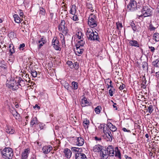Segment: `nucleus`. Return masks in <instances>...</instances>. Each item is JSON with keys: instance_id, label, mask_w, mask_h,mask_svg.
<instances>
[{"instance_id": "1", "label": "nucleus", "mask_w": 159, "mask_h": 159, "mask_svg": "<svg viewBox=\"0 0 159 159\" xmlns=\"http://www.w3.org/2000/svg\"><path fill=\"white\" fill-rule=\"evenodd\" d=\"M3 157L6 159H11L13 156V153L11 148H6L2 151Z\"/></svg>"}, {"instance_id": "2", "label": "nucleus", "mask_w": 159, "mask_h": 159, "mask_svg": "<svg viewBox=\"0 0 159 159\" xmlns=\"http://www.w3.org/2000/svg\"><path fill=\"white\" fill-rule=\"evenodd\" d=\"M142 14L139 15V17L143 16L144 17L149 16L152 14V9L147 6H145L143 7L142 11Z\"/></svg>"}, {"instance_id": "3", "label": "nucleus", "mask_w": 159, "mask_h": 159, "mask_svg": "<svg viewBox=\"0 0 159 159\" xmlns=\"http://www.w3.org/2000/svg\"><path fill=\"white\" fill-rule=\"evenodd\" d=\"M97 22L96 16L93 14H91L88 20V24L92 28L95 27L97 26Z\"/></svg>"}, {"instance_id": "4", "label": "nucleus", "mask_w": 159, "mask_h": 159, "mask_svg": "<svg viewBox=\"0 0 159 159\" xmlns=\"http://www.w3.org/2000/svg\"><path fill=\"white\" fill-rule=\"evenodd\" d=\"M98 33L93 32L92 29H88L86 32V35L88 39L90 40H98Z\"/></svg>"}, {"instance_id": "5", "label": "nucleus", "mask_w": 159, "mask_h": 159, "mask_svg": "<svg viewBox=\"0 0 159 159\" xmlns=\"http://www.w3.org/2000/svg\"><path fill=\"white\" fill-rule=\"evenodd\" d=\"M7 86L13 90H16L19 87L16 80H10L8 81L7 84Z\"/></svg>"}, {"instance_id": "6", "label": "nucleus", "mask_w": 159, "mask_h": 159, "mask_svg": "<svg viewBox=\"0 0 159 159\" xmlns=\"http://www.w3.org/2000/svg\"><path fill=\"white\" fill-rule=\"evenodd\" d=\"M127 7L128 9H129V10L133 11L137 8V3L134 0H131Z\"/></svg>"}, {"instance_id": "7", "label": "nucleus", "mask_w": 159, "mask_h": 159, "mask_svg": "<svg viewBox=\"0 0 159 159\" xmlns=\"http://www.w3.org/2000/svg\"><path fill=\"white\" fill-rule=\"evenodd\" d=\"M106 151L108 153L109 156H113L114 155L113 147L112 145L108 146L106 149Z\"/></svg>"}, {"instance_id": "8", "label": "nucleus", "mask_w": 159, "mask_h": 159, "mask_svg": "<svg viewBox=\"0 0 159 159\" xmlns=\"http://www.w3.org/2000/svg\"><path fill=\"white\" fill-rule=\"evenodd\" d=\"M100 156L101 159H107L109 156L106 150L103 148L100 152Z\"/></svg>"}, {"instance_id": "9", "label": "nucleus", "mask_w": 159, "mask_h": 159, "mask_svg": "<svg viewBox=\"0 0 159 159\" xmlns=\"http://www.w3.org/2000/svg\"><path fill=\"white\" fill-rule=\"evenodd\" d=\"M66 23L64 20H61L60 25L59 26V29L62 31V32H65L67 33L66 30L67 28L66 26H65Z\"/></svg>"}, {"instance_id": "10", "label": "nucleus", "mask_w": 159, "mask_h": 159, "mask_svg": "<svg viewBox=\"0 0 159 159\" xmlns=\"http://www.w3.org/2000/svg\"><path fill=\"white\" fill-rule=\"evenodd\" d=\"M75 159H87L86 155L81 152H76L75 154Z\"/></svg>"}, {"instance_id": "11", "label": "nucleus", "mask_w": 159, "mask_h": 159, "mask_svg": "<svg viewBox=\"0 0 159 159\" xmlns=\"http://www.w3.org/2000/svg\"><path fill=\"white\" fill-rule=\"evenodd\" d=\"M64 153L66 157L67 158H70L71 155L72 153L70 150L68 148H66L64 150Z\"/></svg>"}, {"instance_id": "12", "label": "nucleus", "mask_w": 159, "mask_h": 159, "mask_svg": "<svg viewBox=\"0 0 159 159\" xmlns=\"http://www.w3.org/2000/svg\"><path fill=\"white\" fill-rule=\"evenodd\" d=\"M103 149L102 147L99 144L96 145L93 147V150L95 152H100Z\"/></svg>"}, {"instance_id": "13", "label": "nucleus", "mask_w": 159, "mask_h": 159, "mask_svg": "<svg viewBox=\"0 0 159 159\" xmlns=\"http://www.w3.org/2000/svg\"><path fill=\"white\" fill-rule=\"evenodd\" d=\"M52 147L49 146H44L42 149L43 152L45 154L48 153L52 149Z\"/></svg>"}, {"instance_id": "14", "label": "nucleus", "mask_w": 159, "mask_h": 159, "mask_svg": "<svg viewBox=\"0 0 159 159\" xmlns=\"http://www.w3.org/2000/svg\"><path fill=\"white\" fill-rule=\"evenodd\" d=\"M26 81H25L24 80H23L21 78L19 77L18 78L17 83L18 85V86H20L21 87H24L25 85V84L26 83Z\"/></svg>"}, {"instance_id": "15", "label": "nucleus", "mask_w": 159, "mask_h": 159, "mask_svg": "<svg viewBox=\"0 0 159 159\" xmlns=\"http://www.w3.org/2000/svg\"><path fill=\"white\" fill-rule=\"evenodd\" d=\"M76 49L75 50V51L76 54H81L84 51V49L82 48V47H81L77 46H76Z\"/></svg>"}, {"instance_id": "16", "label": "nucleus", "mask_w": 159, "mask_h": 159, "mask_svg": "<svg viewBox=\"0 0 159 159\" xmlns=\"http://www.w3.org/2000/svg\"><path fill=\"white\" fill-rule=\"evenodd\" d=\"M76 145L79 146H81L84 143V139L81 137H78L77 139Z\"/></svg>"}, {"instance_id": "17", "label": "nucleus", "mask_w": 159, "mask_h": 159, "mask_svg": "<svg viewBox=\"0 0 159 159\" xmlns=\"http://www.w3.org/2000/svg\"><path fill=\"white\" fill-rule=\"evenodd\" d=\"M81 105L82 107H84L89 105V102L85 98H84L81 99Z\"/></svg>"}, {"instance_id": "18", "label": "nucleus", "mask_w": 159, "mask_h": 159, "mask_svg": "<svg viewBox=\"0 0 159 159\" xmlns=\"http://www.w3.org/2000/svg\"><path fill=\"white\" fill-rule=\"evenodd\" d=\"M129 43L131 46L137 47H139V43L136 40H131L129 41Z\"/></svg>"}, {"instance_id": "19", "label": "nucleus", "mask_w": 159, "mask_h": 159, "mask_svg": "<svg viewBox=\"0 0 159 159\" xmlns=\"http://www.w3.org/2000/svg\"><path fill=\"white\" fill-rule=\"evenodd\" d=\"M29 149H25L24 152L22 153V159H26L28 157L29 153Z\"/></svg>"}, {"instance_id": "20", "label": "nucleus", "mask_w": 159, "mask_h": 159, "mask_svg": "<svg viewBox=\"0 0 159 159\" xmlns=\"http://www.w3.org/2000/svg\"><path fill=\"white\" fill-rule=\"evenodd\" d=\"M108 126L110 130L112 131H115L117 129L116 127L113 125L111 123L109 122L108 123Z\"/></svg>"}, {"instance_id": "21", "label": "nucleus", "mask_w": 159, "mask_h": 159, "mask_svg": "<svg viewBox=\"0 0 159 159\" xmlns=\"http://www.w3.org/2000/svg\"><path fill=\"white\" fill-rule=\"evenodd\" d=\"M39 122L36 117L33 118L30 121V125L32 126L34 125L38 124Z\"/></svg>"}, {"instance_id": "22", "label": "nucleus", "mask_w": 159, "mask_h": 159, "mask_svg": "<svg viewBox=\"0 0 159 159\" xmlns=\"http://www.w3.org/2000/svg\"><path fill=\"white\" fill-rule=\"evenodd\" d=\"M13 17L14 19L15 22L17 23H19L21 22V19L18 15L14 14L13 16Z\"/></svg>"}, {"instance_id": "23", "label": "nucleus", "mask_w": 159, "mask_h": 159, "mask_svg": "<svg viewBox=\"0 0 159 159\" xmlns=\"http://www.w3.org/2000/svg\"><path fill=\"white\" fill-rule=\"evenodd\" d=\"M13 116L15 117L16 119L17 120H19L20 118V116L18 112H17L15 110H12L11 112Z\"/></svg>"}, {"instance_id": "24", "label": "nucleus", "mask_w": 159, "mask_h": 159, "mask_svg": "<svg viewBox=\"0 0 159 159\" xmlns=\"http://www.w3.org/2000/svg\"><path fill=\"white\" fill-rule=\"evenodd\" d=\"M83 123L84 126L85 128H88V126L89 123V120H87V119H84Z\"/></svg>"}, {"instance_id": "25", "label": "nucleus", "mask_w": 159, "mask_h": 159, "mask_svg": "<svg viewBox=\"0 0 159 159\" xmlns=\"http://www.w3.org/2000/svg\"><path fill=\"white\" fill-rule=\"evenodd\" d=\"M115 156L118 157L120 159L121 158V154L119 150L118 149L117 147H116L115 148Z\"/></svg>"}, {"instance_id": "26", "label": "nucleus", "mask_w": 159, "mask_h": 159, "mask_svg": "<svg viewBox=\"0 0 159 159\" xmlns=\"http://www.w3.org/2000/svg\"><path fill=\"white\" fill-rule=\"evenodd\" d=\"M85 41L83 40H81L80 41H78V43H77L76 46H77L81 47H82L85 44Z\"/></svg>"}, {"instance_id": "27", "label": "nucleus", "mask_w": 159, "mask_h": 159, "mask_svg": "<svg viewBox=\"0 0 159 159\" xmlns=\"http://www.w3.org/2000/svg\"><path fill=\"white\" fill-rule=\"evenodd\" d=\"M52 45H59V42L57 37H54L52 42Z\"/></svg>"}, {"instance_id": "28", "label": "nucleus", "mask_w": 159, "mask_h": 159, "mask_svg": "<svg viewBox=\"0 0 159 159\" xmlns=\"http://www.w3.org/2000/svg\"><path fill=\"white\" fill-rule=\"evenodd\" d=\"M6 131L9 134H13L14 132V130L11 127H7L6 128Z\"/></svg>"}, {"instance_id": "29", "label": "nucleus", "mask_w": 159, "mask_h": 159, "mask_svg": "<svg viewBox=\"0 0 159 159\" xmlns=\"http://www.w3.org/2000/svg\"><path fill=\"white\" fill-rule=\"evenodd\" d=\"M76 11V6L75 5H72L70 11V13L74 15Z\"/></svg>"}, {"instance_id": "30", "label": "nucleus", "mask_w": 159, "mask_h": 159, "mask_svg": "<svg viewBox=\"0 0 159 159\" xmlns=\"http://www.w3.org/2000/svg\"><path fill=\"white\" fill-rule=\"evenodd\" d=\"M82 149L81 148H80L77 147H73L71 148V151L77 152H82Z\"/></svg>"}, {"instance_id": "31", "label": "nucleus", "mask_w": 159, "mask_h": 159, "mask_svg": "<svg viewBox=\"0 0 159 159\" xmlns=\"http://www.w3.org/2000/svg\"><path fill=\"white\" fill-rule=\"evenodd\" d=\"M153 39L156 41H159V34L158 33H155L153 35Z\"/></svg>"}, {"instance_id": "32", "label": "nucleus", "mask_w": 159, "mask_h": 159, "mask_svg": "<svg viewBox=\"0 0 159 159\" xmlns=\"http://www.w3.org/2000/svg\"><path fill=\"white\" fill-rule=\"evenodd\" d=\"M39 48H41L42 46L45 43V41L43 40V38H41L40 40L39 41Z\"/></svg>"}, {"instance_id": "33", "label": "nucleus", "mask_w": 159, "mask_h": 159, "mask_svg": "<svg viewBox=\"0 0 159 159\" xmlns=\"http://www.w3.org/2000/svg\"><path fill=\"white\" fill-rule=\"evenodd\" d=\"M77 37L78 39L80 40H83V35L82 34V33L81 32H78V33L77 34Z\"/></svg>"}, {"instance_id": "34", "label": "nucleus", "mask_w": 159, "mask_h": 159, "mask_svg": "<svg viewBox=\"0 0 159 159\" xmlns=\"http://www.w3.org/2000/svg\"><path fill=\"white\" fill-rule=\"evenodd\" d=\"M40 11L39 14L42 15L44 16L45 14V11L43 7H40L39 8Z\"/></svg>"}, {"instance_id": "35", "label": "nucleus", "mask_w": 159, "mask_h": 159, "mask_svg": "<svg viewBox=\"0 0 159 159\" xmlns=\"http://www.w3.org/2000/svg\"><path fill=\"white\" fill-rule=\"evenodd\" d=\"M153 65L155 67H159V60H156L153 62Z\"/></svg>"}, {"instance_id": "36", "label": "nucleus", "mask_w": 159, "mask_h": 159, "mask_svg": "<svg viewBox=\"0 0 159 159\" xmlns=\"http://www.w3.org/2000/svg\"><path fill=\"white\" fill-rule=\"evenodd\" d=\"M102 108L101 106H98L94 109V110L97 114H99L100 112V110Z\"/></svg>"}, {"instance_id": "37", "label": "nucleus", "mask_w": 159, "mask_h": 159, "mask_svg": "<svg viewBox=\"0 0 159 159\" xmlns=\"http://www.w3.org/2000/svg\"><path fill=\"white\" fill-rule=\"evenodd\" d=\"M72 88L74 89H76L78 88L77 83L73 81L72 82Z\"/></svg>"}, {"instance_id": "38", "label": "nucleus", "mask_w": 159, "mask_h": 159, "mask_svg": "<svg viewBox=\"0 0 159 159\" xmlns=\"http://www.w3.org/2000/svg\"><path fill=\"white\" fill-rule=\"evenodd\" d=\"M148 111L149 113L151 114L153 111V106L152 105H150L148 107Z\"/></svg>"}, {"instance_id": "39", "label": "nucleus", "mask_w": 159, "mask_h": 159, "mask_svg": "<svg viewBox=\"0 0 159 159\" xmlns=\"http://www.w3.org/2000/svg\"><path fill=\"white\" fill-rule=\"evenodd\" d=\"M0 67L5 70H6L7 68V66L5 64L2 63V62H0Z\"/></svg>"}, {"instance_id": "40", "label": "nucleus", "mask_w": 159, "mask_h": 159, "mask_svg": "<svg viewBox=\"0 0 159 159\" xmlns=\"http://www.w3.org/2000/svg\"><path fill=\"white\" fill-rule=\"evenodd\" d=\"M87 8L90 10L91 11L93 12L94 11V10L93 9L92 6L91 4L89 3H87Z\"/></svg>"}, {"instance_id": "41", "label": "nucleus", "mask_w": 159, "mask_h": 159, "mask_svg": "<svg viewBox=\"0 0 159 159\" xmlns=\"http://www.w3.org/2000/svg\"><path fill=\"white\" fill-rule=\"evenodd\" d=\"M73 66L75 69L76 70H77L79 68V65L77 62H75L74 64H73Z\"/></svg>"}, {"instance_id": "42", "label": "nucleus", "mask_w": 159, "mask_h": 159, "mask_svg": "<svg viewBox=\"0 0 159 159\" xmlns=\"http://www.w3.org/2000/svg\"><path fill=\"white\" fill-rule=\"evenodd\" d=\"M130 25L131 26L133 30L134 31H135L137 30V28L134 24L133 23V21L131 22Z\"/></svg>"}, {"instance_id": "43", "label": "nucleus", "mask_w": 159, "mask_h": 159, "mask_svg": "<svg viewBox=\"0 0 159 159\" xmlns=\"http://www.w3.org/2000/svg\"><path fill=\"white\" fill-rule=\"evenodd\" d=\"M108 133L107 134V136H109V139H107V141H111L112 140V134L111 132L109 131Z\"/></svg>"}, {"instance_id": "44", "label": "nucleus", "mask_w": 159, "mask_h": 159, "mask_svg": "<svg viewBox=\"0 0 159 159\" xmlns=\"http://www.w3.org/2000/svg\"><path fill=\"white\" fill-rule=\"evenodd\" d=\"M117 28L118 30H120L122 27V24L119 22L116 23Z\"/></svg>"}, {"instance_id": "45", "label": "nucleus", "mask_w": 159, "mask_h": 159, "mask_svg": "<svg viewBox=\"0 0 159 159\" xmlns=\"http://www.w3.org/2000/svg\"><path fill=\"white\" fill-rule=\"evenodd\" d=\"M120 85V86L119 87V88L120 90H122L123 89H124L125 87V85L122 83H120V84H119Z\"/></svg>"}, {"instance_id": "46", "label": "nucleus", "mask_w": 159, "mask_h": 159, "mask_svg": "<svg viewBox=\"0 0 159 159\" xmlns=\"http://www.w3.org/2000/svg\"><path fill=\"white\" fill-rule=\"evenodd\" d=\"M63 85L64 86L65 88H66V89H67V90H68L69 88V85L68 83L65 82L63 84Z\"/></svg>"}, {"instance_id": "47", "label": "nucleus", "mask_w": 159, "mask_h": 159, "mask_svg": "<svg viewBox=\"0 0 159 159\" xmlns=\"http://www.w3.org/2000/svg\"><path fill=\"white\" fill-rule=\"evenodd\" d=\"M53 47L56 50L60 51L61 48L59 47V45H53Z\"/></svg>"}, {"instance_id": "48", "label": "nucleus", "mask_w": 159, "mask_h": 159, "mask_svg": "<svg viewBox=\"0 0 159 159\" xmlns=\"http://www.w3.org/2000/svg\"><path fill=\"white\" fill-rule=\"evenodd\" d=\"M31 74L34 77H35L37 75V72L36 71H33L31 72Z\"/></svg>"}, {"instance_id": "49", "label": "nucleus", "mask_w": 159, "mask_h": 159, "mask_svg": "<svg viewBox=\"0 0 159 159\" xmlns=\"http://www.w3.org/2000/svg\"><path fill=\"white\" fill-rule=\"evenodd\" d=\"M25 46V44L24 43H23L22 44H21L20 45V47L19 48V49L20 50H23L24 49V48Z\"/></svg>"}, {"instance_id": "50", "label": "nucleus", "mask_w": 159, "mask_h": 159, "mask_svg": "<svg viewBox=\"0 0 159 159\" xmlns=\"http://www.w3.org/2000/svg\"><path fill=\"white\" fill-rule=\"evenodd\" d=\"M156 28L153 27V26L152 25H150L149 26V29L151 31L154 30Z\"/></svg>"}, {"instance_id": "51", "label": "nucleus", "mask_w": 159, "mask_h": 159, "mask_svg": "<svg viewBox=\"0 0 159 159\" xmlns=\"http://www.w3.org/2000/svg\"><path fill=\"white\" fill-rule=\"evenodd\" d=\"M103 133L105 134V135H107V134L108 133L109 130L108 129H106V130H104V129L103 130Z\"/></svg>"}, {"instance_id": "52", "label": "nucleus", "mask_w": 159, "mask_h": 159, "mask_svg": "<svg viewBox=\"0 0 159 159\" xmlns=\"http://www.w3.org/2000/svg\"><path fill=\"white\" fill-rule=\"evenodd\" d=\"M105 125L104 124H102L100 125L99 127V128L100 129H103V130L104 129V128L105 127Z\"/></svg>"}, {"instance_id": "53", "label": "nucleus", "mask_w": 159, "mask_h": 159, "mask_svg": "<svg viewBox=\"0 0 159 159\" xmlns=\"http://www.w3.org/2000/svg\"><path fill=\"white\" fill-rule=\"evenodd\" d=\"M72 19H73V20L75 21H76V20H78V17L76 15H74V16H73Z\"/></svg>"}, {"instance_id": "54", "label": "nucleus", "mask_w": 159, "mask_h": 159, "mask_svg": "<svg viewBox=\"0 0 159 159\" xmlns=\"http://www.w3.org/2000/svg\"><path fill=\"white\" fill-rule=\"evenodd\" d=\"M109 93L111 96V97L113 96V90L111 89H110L109 90Z\"/></svg>"}, {"instance_id": "55", "label": "nucleus", "mask_w": 159, "mask_h": 159, "mask_svg": "<svg viewBox=\"0 0 159 159\" xmlns=\"http://www.w3.org/2000/svg\"><path fill=\"white\" fill-rule=\"evenodd\" d=\"M149 48L150 49L151 51L152 52H154L155 49L154 47H152V46H149Z\"/></svg>"}, {"instance_id": "56", "label": "nucleus", "mask_w": 159, "mask_h": 159, "mask_svg": "<svg viewBox=\"0 0 159 159\" xmlns=\"http://www.w3.org/2000/svg\"><path fill=\"white\" fill-rule=\"evenodd\" d=\"M108 82H109L110 84V85H108V88H109L110 87H112L111 85V84L112 83V81L110 80L109 79H108Z\"/></svg>"}, {"instance_id": "57", "label": "nucleus", "mask_w": 159, "mask_h": 159, "mask_svg": "<svg viewBox=\"0 0 159 159\" xmlns=\"http://www.w3.org/2000/svg\"><path fill=\"white\" fill-rule=\"evenodd\" d=\"M122 130L124 132H130V131L129 130H127L125 128H122Z\"/></svg>"}, {"instance_id": "58", "label": "nucleus", "mask_w": 159, "mask_h": 159, "mask_svg": "<svg viewBox=\"0 0 159 159\" xmlns=\"http://www.w3.org/2000/svg\"><path fill=\"white\" fill-rule=\"evenodd\" d=\"M67 63L69 66H71V65H73V63L72 62L70 61H68Z\"/></svg>"}, {"instance_id": "59", "label": "nucleus", "mask_w": 159, "mask_h": 159, "mask_svg": "<svg viewBox=\"0 0 159 159\" xmlns=\"http://www.w3.org/2000/svg\"><path fill=\"white\" fill-rule=\"evenodd\" d=\"M146 84V81H145L144 82H143V83H142V84H143V85L142 86V87L144 88V89H145L146 88V86L145 85H144V84Z\"/></svg>"}, {"instance_id": "60", "label": "nucleus", "mask_w": 159, "mask_h": 159, "mask_svg": "<svg viewBox=\"0 0 159 159\" xmlns=\"http://www.w3.org/2000/svg\"><path fill=\"white\" fill-rule=\"evenodd\" d=\"M95 139L96 141H100L101 140V138H98L97 137H95Z\"/></svg>"}, {"instance_id": "61", "label": "nucleus", "mask_w": 159, "mask_h": 159, "mask_svg": "<svg viewBox=\"0 0 159 159\" xmlns=\"http://www.w3.org/2000/svg\"><path fill=\"white\" fill-rule=\"evenodd\" d=\"M61 41L63 45L64 44H65V42L64 37H63V39L61 40Z\"/></svg>"}, {"instance_id": "62", "label": "nucleus", "mask_w": 159, "mask_h": 159, "mask_svg": "<svg viewBox=\"0 0 159 159\" xmlns=\"http://www.w3.org/2000/svg\"><path fill=\"white\" fill-rule=\"evenodd\" d=\"M116 103H114V104L113 105V106L114 108H116V110H117V107L116 106Z\"/></svg>"}, {"instance_id": "63", "label": "nucleus", "mask_w": 159, "mask_h": 159, "mask_svg": "<svg viewBox=\"0 0 159 159\" xmlns=\"http://www.w3.org/2000/svg\"><path fill=\"white\" fill-rule=\"evenodd\" d=\"M37 108L38 109H40V107L39 106H38L37 104H36L34 106V108Z\"/></svg>"}, {"instance_id": "64", "label": "nucleus", "mask_w": 159, "mask_h": 159, "mask_svg": "<svg viewBox=\"0 0 159 159\" xmlns=\"http://www.w3.org/2000/svg\"><path fill=\"white\" fill-rule=\"evenodd\" d=\"M125 157L126 159H132L131 157H129L127 155H125Z\"/></svg>"}]
</instances>
